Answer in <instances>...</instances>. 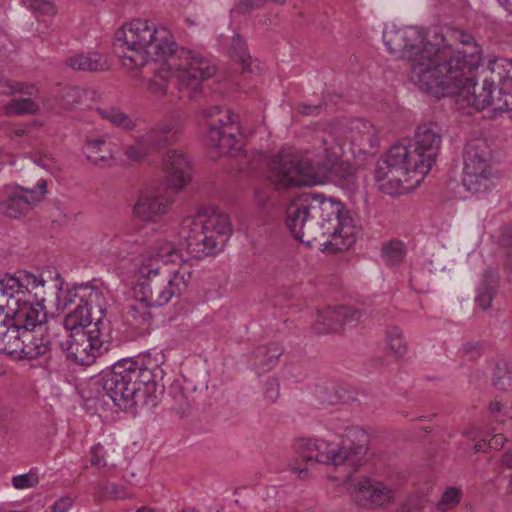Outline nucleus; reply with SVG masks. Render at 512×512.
Here are the masks:
<instances>
[{
    "label": "nucleus",
    "mask_w": 512,
    "mask_h": 512,
    "mask_svg": "<svg viewBox=\"0 0 512 512\" xmlns=\"http://www.w3.org/2000/svg\"><path fill=\"white\" fill-rule=\"evenodd\" d=\"M116 55L129 69H140L152 62L156 79L149 81L147 89L156 96L167 92L173 84L181 98L196 99L202 91V83L215 74V67L208 58L197 51L179 47L170 30L147 20H133L117 30L113 42Z\"/></svg>",
    "instance_id": "f257e3e1"
},
{
    "label": "nucleus",
    "mask_w": 512,
    "mask_h": 512,
    "mask_svg": "<svg viewBox=\"0 0 512 512\" xmlns=\"http://www.w3.org/2000/svg\"><path fill=\"white\" fill-rule=\"evenodd\" d=\"M100 290L80 285L61 292L57 297L58 309L67 310L62 322L49 326L58 339V346L66 358L81 366H88L108 351L110 324L104 317Z\"/></svg>",
    "instance_id": "f03ea898"
},
{
    "label": "nucleus",
    "mask_w": 512,
    "mask_h": 512,
    "mask_svg": "<svg viewBox=\"0 0 512 512\" xmlns=\"http://www.w3.org/2000/svg\"><path fill=\"white\" fill-rule=\"evenodd\" d=\"M346 142L358 152L372 154L379 143L377 130L363 118L329 124L316 136V146L321 152L315 163L308 158L281 153L270 162L271 183L278 189L312 185L315 183V166L329 170L337 162Z\"/></svg>",
    "instance_id": "7ed1b4c3"
},
{
    "label": "nucleus",
    "mask_w": 512,
    "mask_h": 512,
    "mask_svg": "<svg viewBox=\"0 0 512 512\" xmlns=\"http://www.w3.org/2000/svg\"><path fill=\"white\" fill-rule=\"evenodd\" d=\"M285 223L298 241L314 242L335 251L349 249L356 241L357 227L340 202L318 193H304L285 210Z\"/></svg>",
    "instance_id": "20e7f679"
},
{
    "label": "nucleus",
    "mask_w": 512,
    "mask_h": 512,
    "mask_svg": "<svg viewBox=\"0 0 512 512\" xmlns=\"http://www.w3.org/2000/svg\"><path fill=\"white\" fill-rule=\"evenodd\" d=\"M383 41L388 51L410 61V80L421 90L435 89L442 83H454L451 63L457 53L450 45L442 47L426 41L424 30L418 27L385 30Z\"/></svg>",
    "instance_id": "39448f33"
},
{
    "label": "nucleus",
    "mask_w": 512,
    "mask_h": 512,
    "mask_svg": "<svg viewBox=\"0 0 512 512\" xmlns=\"http://www.w3.org/2000/svg\"><path fill=\"white\" fill-rule=\"evenodd\" d=\"M154 249L155 254L142 255L135 264L134 292L141 302L160 307L186 291L191 271L185 266L173 267L183 260L175 243L159 238Z\"/></svg>",
    "instance_id": "423d86ee"
},
{
    "label": "nucleus",
    "mask_w": 512,
    "mask_h": 512,
    "mask_svg": "<svg viewBox=\"0 0 512 512\" xmlns=\"http://www.w3.org/2000/svg\"><path fill=\"white\" fill-rule=\"evenodd\" d=\"M478 52L477 48H473V51L469 54L467 51H456L459 63L455 60L450 65L452 69H455V72L452 71L451 75L452 77L453 75L456 76L454 83H442L435 87V89L426 91L437 96L458 94L459 101L465 103L468 107H473L478 111L491 107L493 111L499 112L495 104L498 96L493 95L495 86H498V80L494 78L493 61L490 62L488 67L490 75L483 79L480 89L476 88L474 73L481 65V58Z\"/></svg>",
    "instance_id": "0eeeda50"
},
{
    "label": "nucleus",
    "mask_w": 512,
    "mask_h": 512,
    "mask_svg": "<svg viewBox=\"0 0 512 512\" xmlns=\"http://www.w3.org/2000/svg\"><path fill=\"white\" fill-rule=\"evenodd\" d=\"M368 435L359 427L345 429L339 444L318 438H300L295 449L299 458L306 464L315 463L347 466L352 471L361 464L367 450Z\"/></svg>",
    "instance_id": "6e6552de"
},
{
    "label": "nucleus",
    "mask_w": 512,
    "mask_h": 512,
    "mask_svg": "<svg viewBox=\"0 0 512 512\" xmlns=\"http://www.w3.org/2000/svg\"><path fill=\"white\" fill-rule=\"evenodd\" d=\"M231 233L226 214L215 210L208 214L200 210L195 216L183 219L178 246L185 248L193 258L201 259L221 251Z\"/></svg>",
    "instance_id": "1a4fd4ad"
},
{
    "label": "nucleus",
    "mask_w": 512,
    "mask_h": 512,
    "mask_svg": "<svg viewBox=\"0 0 512 512\" xmlns=\"http://www.w3.org/2000/svg\"><path fill=\"white\" fill-rule=\"evenodd\" d=\"M409 149L402 144L393 145L388 152L377 162L375 169V182L380 191L391 196L405 192L404 181H409L410 174H419L420 169L415 167L411 160Z\"/></svg>",
    "instance_id": "9d476101"
},
{
    "label": "nucleus",
    "mask_w": 512,
    "mask_h": 512,
    "mask_svg": "<svg viewBox=\"0 0 512 512\" xmlns=\"http://www.w3.org/2000/svg\"><path fill=\"white\" fill-rule=\"evenodd\" d=\"M17 304L16 310L0 321V352L14 357L20 350L23 329L36 327L45 322L47 317L40 302Z\"/></svg>",
    "instance_id": "9b49d317"
},
{
    "label": "nucleus",
    "mask_w": 512,
    "mask_h": 512,
    "mask_svg": "<svg viewBox=\"0 0 512 512\" xmlns=\"http://www.w3.org/2000/svg\"><path fill=\"white\" fill-rule=\"evenodd\" d=\"M463 185L474 194L486 193L492 186L490 150L484 139L468 142L464 149Z\"/></svg>",
    "instance_id": "f8f14e48"
},
{
    "label": "nucleus",
    "mask_w": 512,
    "mask_h": 512,
    "mask_svg": "<svg viewBox=\"0 0 512 512\" xmlns=\"http://www.w3.org/2000/svg\"><path fill=\"white\" fill-rule=\"evenodd\" d=\"M129 369L127 359L124 358L102 372L99 378L103 392L122 410L131 409L140 403L139 388L134 386Z\"/></svg>",
    "instance_id": "ddd939ff"
},
{
    "label": "nucleus",
    "mask_w": 512,
    "mask_h": 512,
    "mask_svg": "<svg viewBox=\"0 0 512 512\" xmlns=\"http://www.w3.org/2000/svg\"><path fill=\"white\" fill-rule=\"evenodd\" d=\"M134 386L139 388L138 399L142 404L155 407L164 394L162 380L164 371L149 357L126 358Z\"/></svg>",
    "instance_id": "4468645a"
},
{
    "label": "nucleus",
    "mask_w": 512,
    "mask_h": 512,
    "mask_svg": "<svg viewBox=\"0 0 512 512\" xmlns=\"http://www.w3.org/2000/svg\"><path fill=\"white\" fill-rule=\"evenodd\" d=\"M441 144V127L435 122H428L417 127L414 139L409 144L402 145L409 149L414 168L420 169V176L423 178L435 164Z\"/></svg>",
    "instance_id": "2eb2a0df"
},
{
    "label": "nucleus",
    "mask_w": 512,
    "mask_h": 512,
    "mask_svg": "<svg viewBox=\"0 0 512 512\" xmlns=\"http://www.w3.org/2000/svg\"><path fill=\"white\" fill-rule=\"evenodd\" d=\"M181 131L179 122L174 119L163 120L150 127L139 136L126 150V156L132 161H139L169 145H172Z\"/></svg>",
    "instance_id": "dca6fc26"
},
{
    "label": "nucleus",
    "mask_w": 512,
    "mask_h": 512,
    "mask_svg": "<svg viewBox=\"0 0 512 512\" xmlns=\"http://www.w3.org/2000/svg\"><path fill=\"white\" fill-rule=\"evenodd\" d=\"M47 193L45 180H40L34 188H26L18 184L0 187V213L9 218L26 216L40 203Z\"/></svg>",
    "instance_id": "f3484780"
},
{
    "label": "nucleus",
    "mask_w": 512,
    "mask_h": 512,
    "mask_svg": "<svg viewBox=\"0 0 512 512\" xmlns=\"http://www.w3.org/2000/svg\"><path fill=\"white\" fill-rule=\"evenodd\" d=\"M347 490L359 507L375 509L394 500V490L385 483L362 477L358 480H347Z\"/></svg>",
    "instance_id": "a211bd4d"
},
{
    "label": "nucleus",
    "mask_w": 512,
    "mask_h": 512,
    "mask_svg": "<svg viewBox=\"0 0 512 512\" xmlns=\"http://www.w3.org/2000/svg\"><path fill=\"white\" fill-rule=\"evenodd\" d=\"M45 281L33 273L20 271L14 275H0V301H3L6 309L13 313L17 308V302L30 303L23 300L26 292L31 293L33 289L43 287Z\"/></svg>",
    "instance_id": "6ab92c4d"
},
{
    "label": "nucleus",
    "mask_w": 512,
    "mask_h": 512,
    "mask_svg": "<svg viewBox=\"0 0 512 512\" xmlns=\"http://www.w3.org/2000/svg\"><path fill=\"white\" fill-rule=\"evenodd\" d=\"M207 126L206 141L212 147L218 148L220 155H230L240 149L237 139L239 127L235 123L234 115L225 114L224 117L207 123Z\"/></svg>",
    "instance_id": "aec40b11"
},
{
    "label": "nucleus",
    "mask_w": 512,
    "mask_h": 512,
    "mask_svg": "<svg viewBox=\"0 0 512 512\" xmlns=\"http://www.w3.org/2000/svg\"><path fill=\"white\" fill-rule=\"evenodd\" d=\"M53 322L47 323V320L36 327H29L23 329V335L20 344L19 353L20 359H37L49 353L54 340L58 345V339L55 337V332L50 331L48 328Z\"/></svg>",
    "instance_id": "412c9836"
},
{
    "label": "nucleus",
    "mask_w": 512,
    "mask_h": 512,
    "mask_svg": "<svg viewBox=\"0 0 512 512\" xmlns=\"http://www.w3.org/2000/svg\"><path fill=\"white\" fill-rule=\"evenodd\" d=\"M171 200L159 190L142 191L132 209L133 216L140 221L153 222L166 214Z\"/></svg>",
    "instance_id": "4be33fe9"
},
{
    "label": "nucleus",
    "mask_w": 512,
    "mask_h": 512,
    "mask_svg": "<svg viewBox=\"0 0 512 512\" xmlns=\"http://www.w3.org/2000/svg\"><path fill=\"white\" fill-rule=\"evenodd\" d=\"M163 166L169 187L179 191L190 182L192 165L184 152L169 150L163 159Z\"/></svg>",
    "instance_id": "5701e85b"
},
{
    "label": "nucleus",
    "mask_w": 512,
    "mask_h": 512,
    "mask_svg": "<svg viewBox=\"0 0 512 512\" xmlns=\"http://www.w3.org/2000/svg\"><path fill=\"white\" fill-rule=\"evenodd\" d=\"M362 313L353 307L326 308L317 315L313 329L319 334L335 333L347 323L358 321Z\"/></svg>",
    "instance_id": "b1692460"
},
{
    "label": "nucleus",
    "mask_w": 512,
    "mask_h": 512,
    "mask_svg": "<svg viewBox=\"0 0 512 512\" xmlns=\"http://www.w3.org/2000/svg\"><path fill=\"white\" fill-rule=\"evenodd\" d=\"M493 73L498 80V98L495 101L499 112L512 110V61L508 59L493 60Z\"/></svg>",
    "instance_id": "393cba45"
},
{
    "label": "nucleus",
    "mask_w": 512,
    "mask_h": 512,
    "mask_svg": "<svg viewBox=\"0 0 512 512\" xmlns=\"http://www.w3.org/2000/svg\"><path fill=\"white\" fill-rule=\"evenodd\" d=\"M83 152L91 164L105 168L115 160L116 145L104 138L86 139Z\"/></svg>",
    "instance_id": "a878e982"
},
{
    "label": "nucleus",
    "mask_w": 512,
    "mask_h": 512,
    "mask_svg": "<svg viewBox=\"0 0 512 512\" xmlns=\"http://www.w3.org/2000/svg\"><path fill=\"white\" fill-rule=\"evenodd\" d=\"M283 352V347L276 342L258 346L251 355V366L258 375L269 372L278 364Z\"/></svg>",
    "instance_id": "bb28decb"
},
{
    "label": "nucleus",
    "mask_w": 512,
    "mask_h": 512,
    "mask_svg": "<svg viewBox=\"0 0 512 512\" xmlns=\"http://www.w3.org/2000/svg\"><path fill=\"white\" fill-rule=\"evenodd\" d=\"M66 64L74 70L98 72L107 69L105 57L99 53L76 54L66 59Z\"/></svg>",
    "instance_id": "cd10ccee"
},
{
    "label": "nucleus",
    "mask_w": 512,
    "mask_h": 512,
    "mask_svg": "<svg viewBox=\"0 0 512 512\" xmlns=\"http://www.w3.org/2000/svg\"><path fill=\"white\" fill-rule=\"evenodd\" d=\"M498 279L499 275L496 269L488 268L485 270L475 298V302L483 310H487L491 306L492 299L496 292Z\"/></svg>",
    "instance_id": "c85d7f7f"
},
{
    "label": "nucleus",
    "mask_w": 512,
    "mask_h": 512,
    "mask_svg": "<svg viewBox=\"0 0 512 512\" xmlns=\"http://www.w3.org/2000/svg\"><path fill=\"white\" fill-rule=\"evenodd\" d=\"M141 248L142 242L140 241L139 237L127 236L125 238H115L112 242L111 254L121 260L130 259L131 261H135L136 254L140 253V256L143 255L141 253ZM148 254L149 253L146 255ZM140 258L141 257L137 259V262Z\"/></svg>",
    "instance_id": "c756f323"
},
{
    "label": "nucleus",
    "mask_w": 512,
    "mask_h": 512,
    "mask_svg": "<svg viewBox=\"0 0 512 512\" xmlns=\"http://www.w3.org/2000/svg\"><path fill=\"white\" fill-rule=\"evenodd\" d=\"M97 112L103 119L108 120L113 126L117 128L126 131H132L137 127V120L118 108H98Z\"/></svg>",
    "instance_id": "7c9ffc66"
},
{
    "label": "nucleus",
    "mask_w": 512,
    "mask_h": 512,
    "mask_svg": "<svg viewBox=\"0 0 512 512\" xmlns=\"http://www.w3.org/2000/svg\"><path fill=\"white\" fill-rule=\"evenodd\" d=\"M39 109V103L33 98H14L4 105V113L10 117L35 115Z\"/></svg>",
    "instance_id": "2f4dec72"
},
{
    "label": "nucleus",
    "mask_w": 512,
    "mask_h": 512,
    "mask_svg": "<svg viewBox=\"0 0 512 512\" xmlns=\"http://www.w3.org/2000/svg\"><path fill=\"white\" fill-rule=\"evenodd\" d=\"M406 247L399 240H391L384 244L381 249V255L384 262L389 266L401 263L406 256Z\"/></svg>",
    "instance_id": "473e14b6"
},
{
    "label": "nucleus",
    "mask_w": 512,
    "mask_h": 512,
    "mask_svg": "<svg viewBox=\"0 0 512 512\" xmlns=\"http://www.w3.org/2000/svg\"><path fill=\"white\" fill-rule=\"evenodd\" d=\"M167 400L170 404V409L179 414H184L190 406L187 396L179 384H172L169 387Z\"/></svg>",
    "instance_id": "72a5a7b5"
},
{
    "label": "nucleus",
    "mask_w": 512,
    "mask_h": 512,
    "mask_svg": "<svg viewBox=\"0 0 512 512\" xmlns=\"http://www.w3.org/2000/svg\"><path fill=\"white\" fill-rule=\"evenodd\" d=\"M386 338L390 350L397 356H403L407 351V343L399 327L389 326L386 329Z\"/></svg>",
    "instance_id": "f704fd0d"
},
{
    "label": "nucleus",
    "mask_w": 512,
    "mask_h": 512,
    "mask_svg": "<svg viewBox=\"0 0 512 512\" xmlns=\"http://www.w3.org/2000/svg\"><path fill=\"white\" fill-rule=\"evenodd\" d=\"M230 56L241 64L243 70H247L250 66L251 56L247 53L245 41L238 34L232 39Z\"/></svg>",
    "instance_id": "c9c22d12"
},
{
    "label": "nucleus",
    "mask_w": 512,
    "mask_h": 512,
    "mask_svg": "<svg viewBox=\"0 0 512 512\" xmlns=\"http://www.w3.org/2000/svg\"><path fill=\"white\" fill-rule=\"evenodd\" d=\"M461 497L462 491L460 488L449 487L442 493L440 500L437 502V509L442 512L448 511L459 504Z\"/></svg>",
    "instance_id": "e433bc0d"
},
{
    "label": "nucleus",
    "mask_w": 512,
    "mask_h": 512,
    "mask_svg": "<svg viewBox=\"0 0 512 512\" xmlns=\"http://www.w3.org/2000/svg\"><path fill=\"white\" fill-rule=\"evenodd\" d=\"M23 4L37 17L51 16L56 12L54 3L47 0H23Z\"/></svg>",
    "instance_id": "4c0bfd02"
},
{
    "label": "nucleus",
    "mask_w": 512,
    "mask_h": 512,
    "mask_svg": "<svg viewBox=\"0 0 512 512\" xmlns=\"http://www.w3.org/2000/svg\"><path fill=\"white\" fill-rule=\"evenodd\" d=\"M494 386L503 391L512 389V373L509 372L505 365L496 366L493 378Z\"/></svg>",
    "instance_id": "58836bf2"
},
{
    "label": "nucleus",
    "mask_w": 512,
    "mask_h": 512,
    "mask_svg": "<svg viewBox=\"0 0 512 512\" xmlns=\"http://www.w3.org/2000/svg\"><path fill=\"white\" fill-rule=\"evenodd\" d=\"M82 98V90L78 87H64L60 93V101L65 109H72L79 104Z\"/></svg>",
    "instance_id": "ea45409f"
},
{
    "label": "nucleus",
    "mask_w": 512,
    "mask_h": 512,
    "mask_svg": "<svg viewBox=\"0 0 512 512\" xmlns=\"http://www.w3.org/2000/svg\"><path fill=\"white\" fill-rule=\"evenodd\" d=\"M141 302L138 305L132 304L127 307V316L133 321L141 324L148 323L151 320V314L148 311V305Z\"/></svg>",
    "instance_id": "a19ab883"
},
{
    "label": "nucleus",
    "mask_w": 512,
    "mask_h": 512,
    "mask_svg": "<svg viewBox=\"0 0 512 512\" xmlns=\"http://www.w3.org/2000/svg\"><path fill=\"white\" fill-rule=\"evenodd\" d=\"M325 391H321V401L328 405H336L345 401L344 396L346 391L344 389L338 388L335 385H331L329 387L324 388Z\"/></svg>",
    "instance_id": "79ce46f5"
},
{
    "label": "nucleus",
    "mask_w": 512,
    "mask_h": 512,
    "mask_svg": "<svg viewBox=\"0 0 512 512\" xmlns=\"http://www.w3.org/2000/svg\"><path fill=\"white\" fill-rule=\"evenodd\" d=\"M428 502L423 493H414L408 497L400 512H421Z\"/></svg>",
    "instance_id": "37998d69"
},
{
    "label": "nucleus",
    "mask_w": 512,
    "mask_h": 512,
    "mask_svg": "<svg viewBox=\"0 0 512 512\" xmlns=\"http://www.w3.org/2000/svg\"><path fill=\"white\" fill-rule=\"evenodd\" d=\"M10 88L9 94L20 93L25 95V98L37 99L38 89L34 85H28L22 82H13L8 85Z\"/></svg>",
    "instance_id": "c03bdc74"
},
{
    "label": "nucleus",
    "mask_w": 512,
    "mask_h": 512,
    "mask_svg": "<svg viewBox=\"0 0 512 512\" xmlns=\"http://www.w3.org/2000/svg\"><path fill=\"white\" fill-rule=\"evenodd\" d=\"M13 486L17 489H26L38 484V476L35 473H26L13 477Z\"/></svg>",
    "instance_id": "a18cd8bd"
},
{
    "label": "nucleus",
    "mask_w": 512,
    "mask_h": 512,
    "mask_svg": "<svg viewBox=\"0 0 512 512\" xmlns=\"http://www.w3.org/2000/svg\"><path fill=\"white\" fill-rule=\"evenodd\" d=\"M457 39L464 46V48L462 50H460V49H455L452 46H450L454 51H457V52L467 51V53L469 54V53H471L473 51V48H477L478 51H479L478 52L479 56L482 59L481 48L479 47V45H477L475 43L474 38L472 37V35H470L468 33H465L463 31H460V32H458Z\"/></svg>",
    "instance_id": "49530a36"
},
{
    "label": "nucleus",
    "mask_w": 512,
    "mask_h": 512,
    "mask_svg": "<svg viewBox=\"0 0 512 512\" xmlns=\"http://www.w3.org/2000/svg\"><path fill=\"white\" fill-rule=\"evenodd\" d=\"M265 400L274 403L279 397V382L275 378H268L264 385L263 392Z\"/></svg>",
    "instance_id": "de8ad7c7"
},
{
    "label": "nucleus",
    "mask_w": 512,
    "mask_h": 512,
    "mask_svg": "<svg viewBox=\"0 0 512 512\" xmlns=\"http://www.w3.org/2000/svg\"><path fill=\"white\" fill-rule=\"evenodd\" d=\"M90 463L95 467H104L106 466V461L104 459V451L103 447L98 444L91 448L90 450Z\"/></svg>",
    "instance_id": "09e8293b"
},
{
    "label": "nucleus",
    "mask_w": 512,
    "mask_h": 512,
    "mask_svg": "<svg viewBox=\"0 0 512 512\" xmlns=\"http://www.w3.org/2000/svg\"><path fill=\"white\" fill-rule=\"evenodd\" d=\"M120 487L115 483H105L100 488V498H117L121 495Z\"/></svg>",
    "instance_id": "8fccbe9b"
},
{
    "label": "nucleus",
    "mask_w": 512,
    "mask_h": 512,
    "mask_svg": "<svg viewBox=\"0 0 512 512\" xmlns=\"http://www.w3.org/2000/svg\"><path fill=\"white\" fill-rule=\"evenodd\" d=\"M324 104L320 103L317 105H308L305 103H301L298 105V112L301 115L305 116H317L321 113L323 110Z\"/></svg>",
    "instance_id": "3c124183"
},
{
    "label": "nucleus",
    "mask_w": 512,
    "mask_h": 512,
    "mask_svg": "<svg viewBox=\"0 0 512 512\" xmlns=\"http://www.w3.org/2000/svg\"><path fill=\"white\" fill-rule=\"evenodd\" d=\"M225 114H231L229 110L223 111L219 106H213L203 110V116L207 120V123L212 120H218L220 117H224Z\"/></svg>",
    "instance_id": "603ef678"
},
{
    "label": "nucleus",
    "mask_w": 512,
    "mask_h": 512,
    "mask_svg": "<svg viewBox=\"0 0 512 512\" xmlns=\"http://www.w3.org/2000/svg\"><path fill=\"white\" fill-rule=\"evenodd\" d=\"M500 242L504 246H512V224L503 229Z\"/></svg>",
    "instance_id": "864d4df0"
},
{
    "label": "nucleus",
    "mask_w": 512,
    "mask_h": 512,
    "mask_svg": "<svg viewBox=\"0 0 512 512\" xmlns=\"http://www.w3.org/2000/svg\"><path fill=\"white\" fill-rule=\"evenodd\" d=\"M505 438L502 434L494 435L488 442L489 448L498 449L503 446Z\"/></svg>",
    "instance_id": "5fc2aeb1"
},
{
    "label": "nucleus",
    "mask_w": 512,
    "mask_h": 512,
    "mask_svg": "<svg viewBox=\"0 0 512 512\" xmlns=\"http://www.w3.org/2000/svg\"><path fill=\"white\" fill-rule=\"evenodd\" d=\"M502 464L508 469H512V447L503 455Z\"/></svg>",
    "instance_id": "6e6d98bb"
},
{
    "label": "nucleus",
    "mask_w": 512,
    "mask_h": 512,
    "mask_svg": "<svg viewBox=\"0 0 512 512\" xmlns=\"http://www.w3.org/2000/svg\"><path fill=\"white\" fill-rule=\"evenodd\" d=\"M502 410V404L495 400L494 402L490 403L489 405V411L492 415H496L498 413H500Z\"/></svg>",
    "instance_id": "4d7b16f0"
},
{
    "label": "nucleus",
    "mask_w": 512,
    "mask_h": 512,
    "mask_svg": "<svg viewBox=\"0 0 512 512\" xmlns=\"http://www.w3.org/2000/svg\"><path fill=\"white\" fill-rule=\"evenodd\" d=\"M486 448H489V447H488V443H486L485 441H479L473 447L475 452L486 451Z\"/></svg>",
    "instance_id": "13d9d810"
},
{
    "label": "nucleus",
    "mask_w": 512,
    "mask_h": 512,
    "mask_svg": "<svg viewBox=\"0 0 512 512\" xmlns=\"http://www.w3.org/2000/svg\"><path fill=\"white\" fill-rule=\"evenodd\" d=\"M8 314H10V312L6 309L3 301H0V321Z\"/></svg>",
    "instance_id": "bf43d9fd"
},
{
    "label": "nucleus",
    "mask_w": 512,
    "mask_h": 512,
    "mask_svg": "<svg viewBox=\"0 0 512 512\" xmlns=\"http://www.w3.org/2000/svg\"><path fill=\"white\" fill-rule=\"evenodd\" d=\"M295 472L298 473L299 477L300 478H305L306 477V474L308 472V467H305V468H294Z\"/></svg>",
    "instance_id": "052dcab7"
},
{
    "label": "nucleus",
    "mask_w": 512,
    "mask_h": 512,
    "mask_svg": "<svg viewBox=\"0 0 512 512\" xmlns=\"http://www.w3.org/2000/svg\"><path fill=\"white\" fill-rule=\"evenodd\" d=\"M509 12L512 13V0H498Z\"/></svg>",
    "instance_id": "680f3d73"
},
{
    "label": "nucleus",
    "mask_w": 512,
    "mask_h": 512,
    "mask_svg": "<svg viewBox=\"0 0 512 512\" xmlns=\"http://www.w3.org/2000/svg\"><path fill=\"white\" fill-rule=\"evenodd\" d=\"M136 512H156V510L151 507H148V506H143V507L137 509Z\"/></svg>",
    "instance_id": "e2e57ef3"
},
{
    "label": "nucleus",
    "mask_w": 512,
    "mask_h": 512,
    "mask_svg": "<svg viewBox=\"0 0 512 512\" xmlns=\"http://www.w3.org/2000/svg\"><path fill=\"white\" fill-rule=\"evenodd\" d=\"M181 512H199L195 509H183Z\"/></svg>",
    "instance_id": "0e129e2a"
},
{
    "label": "nucleus",
    "mask_w": 512,
    "mask_h": 512,
    "mask_svg": "<svg viewBox=\"0 0 512 512\" xmlns=\"http://www.w3.org/2000/svg\"><path fill=\"white\" fill-rule=\"evenodd\" d=\"M42 167L50 169V166L46 162H44V160H42Z\"/></svg>",
    "instance_id": "69168bd1"
},
{
    "label": "nucleus",
    "mask_w": 512,
    "mask_h": 512,
    "mask_svg": "<svg viewBox=\"0 0 512 512\" xmlns=\"http://www.w3.org/2000/svg\"><path fill=\"white\" fill-rule=\"evenodd\" d=\"M507 268L511 269V268H512V263H509V264L507 265Z\"/></svg>",
    "instance_id": "338daca9"
},
{
    "label": "nucleus",
    "mask_w": 512,
    "mask_h": 512,
    "mask_svg": "<svg viewBox=\"0 0 512 512\" xmlns=\"http://www.w3.org/2000/svg\"><path fill=\"white\" fill-rule=\"evenodd\" d=\"M510 282L512 283V272H511V275H510Z\"/></svg>",
    "instance_id": "774afa93"
}]
</instances>
